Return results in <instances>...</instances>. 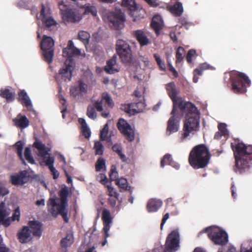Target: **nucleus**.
Returning a JSON list of instances; mask_svg holds the SVG:
<instances>
[{
  "label": "nucleus",
  "instance_id": "obj_1",
  "mask_svg": "<svg viewBox=\"0 0 252 252\" xmlns=\"http://www.w3.org/2000/svg\"><path fill=\"white\" fill-rule=\"evenodd\" d=\"M179 110L182 115L186 116L183 127L184 132L178 140L179 142H183L190 133L198 130L200 116L197 107L191 102L187 103L185 108Z\"/></svg>",
  "mask_w": 252,
  "mask_h": 252
},
{
  "label": "nucleus",
  "instance_id": "obj_2",
  "mask_svg": "<svg viewBox=\"0 0 252 252\" xmlns=\"http://www.w3.org/2000/svg\"><path fill=\"white\" fill-rule=\"evenodd\" d=\"M231 148L234 152L235 165L234 170L235 172L242 173L249 169V161L252 160V145L246 146L243 143H232Z\"/></svg>",
  "mask_w": 252,
  "mask_h": 252
},
{
  "label": "nucleus",
  "instance_id": "obj_3",
  "mask_svg": "<svg viewBox=\"0 0 252 252\" xmlns=\"http://www.w3.org/2000/svg\"><path fill=\"white\" fill-rule=\"evenodd\" d=\"M69 190L66 187L62 188L59 192L60 197V203H57V198H50L47 202V205L48 211L54 217L60 215L65 223L69 221L67 217L68 211L66 209L68 206L67 196Z\"/></svg>",
  "mask_w": 252,
  "mask_h": 252
},
{
  "label": "nucleus",
  "instance_id": "obj_4",
  "mask_svg": "<svg viewBox=\"0 0 252 252\" xmlns=\"http://www.w3.org/2000/svg\"><path fill=\"white\" fill-rule=\"evenodd\" d=\"M210 157L209 149L206 145L199 144L194 146L190 151L189 156V162L194 169L203 168L208 164Z\"/></svg>",
  "mask_w": 252,
  "mask_h": 252
},
{
  "label": "nucleus",
  "instance_id": "obj_5",
  "mask_svg": "<svg viewBox=\"0 0 252 252\" xmlns=\"http://www.w3.org/2000/svg\"><path fill=\"white\" fill-rule=\"evenodd\" d=\"M230 80L232 90L235 93L243 94L247 91V86L251 85V80L245 73L237 71L230 73Z\"/></svg>",
  "mask_w": 252,
  "mask_h": 252
},
{
  "label": "nucleus",
  "instance_id": "obj_6",
  "mask_svg": "<svg viewBox=\"0 0 252 252\" xmlns=\"http://www.w3.org/2000/svg\"><path fill=\"white\" fill-rule=\"evenodd\" d=\"M59 7L63 20L64 22L75 23L80 22L83 18L82 14L79 9L71 8L63 1L59 3Z\"/></svg>",
  "mask_w": 252,
  "mask_h": 252
},
{
  "label": "nucleus",
  "instance_id": "obj_7",
  "mask_svg": "<svg viewBox=\"0 0 252 252\" xmlns=\"http://www.w3.org/2000/svg\"><path fill=\"white\" fill-rule=\"evenodd\" d=\"M166 89L168 95L171 99L173 102V109L172 113L176 112L177 109L185 108V106L187 103L190 102L185 101L184 99L180 96H177L178 91H177L176 86L173 82H171L166 85Z\"/></svg>",
  "mask_w": 252,
  "mask_h": 252
},
{
  "label": "nucleus",
  "instance_id": "obj_8",
  "mask_svg": "<svg viewBox=\"0 0 252 252\" xmlns=\"http://www.w3.org/2000/svg\"><path fill=\"white\" fill-rule=\"evenodd\" d=\"M207 233L208 237L215 244L223 246L228 242L227 234L223 230L214 226L207 227L205 229Z\"/></svg>",
  "mask_w": 252,
  "mask_h": 252
},
{
  "label": "nucleus",
  "instance_id": "obj_9",
  "mask_svg": "<svg viewBox=\"0 0 252 252\" xmlns=\"http://www.w3.org/2000/svg\"><path fill=\"white\" fill-rule=\"evenodd\" d=\"M40 46L42 51L44 60L50 63L53 61L54 55V41L50 36L44 35Z\"/></svg>",
  "mask_w": 252,
  "mask_h": 252
},
{
  "label": "nucleus",
  "instance_id": "obj_10",
  "mask_svg": "<svg viewBox=\"0 0 252 252\" xmlns=\"http://www.w3.org/2000/svg\"><path fill=\"white\" fill-rule=\"evenodd\" d=\"M75 62L73 59H66L64 66L60 68L59 73L55 75V78L58 82L62 79L64 81L71 80L72 72L74 69Z\"/></svg>",
  "mask_w": 252,
  "mask_h": 252
},
{
  "label": "nucleus",
  "instance_id": "obj_11",
  "mask_svg": "<svg viewBox=\"0 0 252 252\" xmlns=\"http://www.w3.org/2000/svg\"><path fill=\"white\" fill-rule=\"evenodd\" d=\"M180 236L178 230H174L166 238L164 252H175L179 247Z\"/></svg>",
  "mask_w": 252,
  "mask_h": 252
},
{
  "label": "nucleus",
  "instance_id": "obj_12",
  "mask_svg": "<svg viewBox=\"0 0 252 252\" xmlns=\"http://www.w3.org/2000/svg\"><path fill=\"white\" fill-rule=\"evenodd\" d=\"M107 19L111 27L116 30L122 29L124 27L125 14L121 10L109 12Z\"/></svg>",
  "mask_w": 252,
  "mask_h": 252
},
{
  "label": "nucleus",
  "instance_id": "obj_13",
  "mask_svg": "<svg viewBox=\"0 0 252 252\" xmlns=\"http://www.w3.org/2000/svg\"><path fill=\"white\" fill-rule=\"evenodd\" d=\"M95 109L98 112H101V115L103 118L108 117L109 111L108 110H103L102 100H97L94 103L93 105H90L87 108V115L90 119L93 120L96 119L97 114Z\"/></svg>",
  "mask_w": 252,
  "mask_h": 252
},
{
  "label": "nucleus",
  "instance_id": "obj_14",
  "mask_svg": "<svg viewBox=\"0 0 252 252\" xmlns=\"http://www.w3.org/2000/svg\"><path fill=\"white\" fill-rule=\"evenodd\" d=\"M117 127L128 141L131 142L134 140V131L127 121L120 119L117 123Z\"/></svg>",
  "mask_w": 252,
  "mask_h": 252
},
{
  "label": "nucleus",
  "instance_id": "obj_15",
  "mask_svg": "<svg viewBox=\"0 0 252 252\" xmlns=\"http://www.w3.org/2000/svg\"><path fill=\"white\" fill-rule=\"evenodd\" d=\"M29 180V176L26 170L19 172L10 177V182L12 185L22 186L27 183Z\"/></svg>",
  "mask_w": 252,
  "mask_h": 252
},
{
  "label": "nucleus",
  "instance_id": "obj_16",
  "mask_svg": "<svg viewBox=\"0 0 252 252\" xmlns=\"http://www.w3.org/2000/svg\"><path fill=\"white\" fill-rule=\"evenodd\" d=\"M171 115L172 116L167 122L166 128V134L168 135L178 131L179 127L180 118L176 116V112L172 114L171 112Z\"/></svg>",
  "mask_w": 252,
  "mask_h": 252
},
{
  "label": "nucleus",
  "instance_id": "obj_17",
  "mask_svg": "<svg viewBox=\"0 0 252 252\" xmlns=\"http://www.w3.org/2000/svg\"><path fill=\"white\" fill-rule=\"evenodd\" d=\"M40 17L44 25L48 28L52 26L56 25L57 24L56 22L50 16L49 10L46 9L43 4L42 5Z\"/></svg>",
  "mask_w": 252,
  "mask_h": 252
},
{
  "label": "nucleus",
  "instance_id": "obj_18",
  "mask_svg": "<svg viewBox=\"0 0 252 252\" xmlns=\"http://www.w3.org/2000/svg\"><path fill=\"white\" fill-rule=\"evenodd\" d=\"M102 220H103V228L105 238L109 237L108 231L110 230L111 224L112 222V218L110 212L106 209H104L102 213Z\"/></svg>",
  "mask_w": 252,
  "mask_h": 252
},
{
  "label": "nucleus",
  "instance_id": "obj_19",
  "mask_svg": "<svg viewBox=\"0 0 252 252\" xmlns=\"http://www.w3.org/2000/svg\"><path fill=\"white\" fill-rule=\"evenodd\" d=\"M121 62L126 66H131L134 63V59L133 57L131 49L128 51L121 52L117 53Z\"/></svg>",
  "mask_w": 252,
  "mask_h": 252
},
{
  "label": "nucleus",
  "instance_id": "obj_20",
  "mask_svg": "<svg viewBox=\"0 0 252 252\" xmlns=\"http://www.w3.org/2000/svg\"><path fill=\"white\" fill-rule=\"evenodd\" d=\"M139 42L141 46H147L150 43L146 32L141 30H138L133 32L132 33Z\"/></svg>",
  "mask_w": 252,
  "mask_h": 252
},
{
  "label": "nucleus",
  "instance_id": "obj_21",
  "mask_svg": "<svg viewBox=\"0 0 252 252\" xmlns=\"http://www.w3.org/2000/svg\"><path fill=\"white\" fill-rule=\"evenodd\" d=\"M29 226L31 228V233L35 237H40L42 233V226L41 222L37 220H31L28 223Z\"/></svg>",
  "mask_w": 252,
  "mask_h": 252
},
{
  "label": "nucleus",
  "instance_id": "obj_22",
  "mask_svg": "<svg viewBox=\"0 0 252 252\" xmlns=\"http://www.w3.org/2000/svg\"><path fill=\"white\" fill-rule=\"evenodd\" d=\"M17 237L22 243H26L31 241L32 236L29 227H23L22 229L17 233Z\"/></svg>",
  "mask_w": 252,
  "mask_h": 252
},
{
  "label": "nucleus",
  "instance_id": "obj_23",
  "mask_svg": "<svg viewBox=\"0 0 252 252\" xmlns=\"http://www.w3.org/2000/svg\"><path fill=\"white\" fill-rule=\"evenodd\" d=\"M162 202L159 199L152 198L147 204V209L148 212H157L162 206Z\"/></svg>",
  "mask_w": 252,
  "mask_h": 252
},
{
  "label": "nucleus",
  "instance_id": "obj_24",
  "mask_svg": "<svg viewBox=\"0 0 252 252\" xmlns=\"http://www.w3.org/2000/svg\"><path fill=\"white\" fill-rule=\"evenodd\" d=\"M116 57L114 56L107 61L106 65L104 67V70L107 73L114 74L119 71L118 69L114 67V65L116 63Z\"/></svg>",
  "mask_w": 252,
  "mask_h": 252
},
{
  "label": "nucleus",
  "instance_id": "obj_25",
  "mask_svg": "<svg viewBox=\"0 0 252 252\" xmlns=\"http://www.w3.org/2000/svg\"><path fill=\"white\" fill-rule=\"evenodd\" d=\"M131 48L128 43L123 39H118L116 44V50L117 54L121 52H124L130 50Z\"/></svg>",
  "mask_w": 252,
  "mask_h": 252
},
{
  "label": "nucleus",
  "instance_id": "obj_26",
  "mask_svg": "<svg viewBox=\"0 0 252 252\" xmlns=\"http://www.w3.org/2000/svg\"><path fill=\"white\" fill-rule=\"evenodd\" d=\"M16 126L21 128H25L29 125L30 122L26 116H21L13 120Z\"/></svg>",
  "mask_w": 252,
  "mask_h": 252
},
{
  "label": "nucleus",
  "instance_id": "obj_27",
  "mask_svg": "<svg viewBox=\"0 0 252 252\" xmlns=\"http://www.w3.org/2000/svg\"><path fill=\"white\" fill-rule=\"evenodd\" d=\"M33 147L38 150L39 155L42 158H45L49 154L46 150L45 145L41 141L37 140L35 141L33 144Z\"/></svg>",
  "mask_w": 252,
  "mask_h": 252
},
{
  "label": "nucleus",
  "instance_id": "obj_28",
  "mask_svg": "<svg viewBox=\"0 0 252 252\" xmlns=\"http://www.w3.org/2000/svg\"><path fill=\"white\" fill-rule=\"evenodd\" d=\"M170 12L176 17L180 16L183 12L182 4L180 2L177 1L170 7Z\"/></svg>",
  "mask_w": 252,
  "mask_h": 252
},
{
  "label": "nucleus",
  "instance_id": "obj_29",
  "mask_svg": "<svg viewBox=\"0 0 252 252\" xmlns=\"http://www.w3.org/2000/svg\"><path fill=\"white\" fill-rule=\"evenodd\" d=\"M74 242L73 235L72 233H67L66 236L61 240V246L62 248L66 249L70 247Z\"/></svg>",
  "mask_w": 252,
  "mask_h": 252
},
{
  "label": "nucleus",
  "instance_id": "obj_30",
  "mask_svg": "<svg viewBox=\"0 0 252 252\" xmlns=\"http://www.w3.org/2000/svg\"><path fill=\"white\" fill-rule=\"evenodd\" d=\"M19 99L22 105L28 107L32 105V102L27 93L24 91H21L19 94Z\"/></svg>",
  "mask_w": 252,
  "mask_h": 252
},
{
  "label": "nucleus",
  "instance_id": "obj_31",
  "mask_svg": "<svg viewBox=\"0 0 252 252\" xmlns=\"http://www.w3.org/2000/svg\"><path fill=\"white\" fill-rule=\"evenodd\" d=\"M158 19H160L159 16H155L153 17L151 24L152 28L155 30L158 35L159 34V32L162 29V21L160 19L158 21Z\"/></svg>",
  "mask_w": 252,
  "mask_h": 252
},
{
  "label": "nucleus",
  "instance_id": "obj_32",
  "mask_svg": "<svg viewBox=\"0 0 252 252\" xmlns=\"http://www.w3.org/2000/svg\"><path fill=\"white\" fill-rule=\"evenodd\" d=\"M109 131L108 125L106 124L103 128L100 130V140L101 141H107V142L111 141V136H108Z\"/></svg>",
  "mask_w": 252,
  "mask_h": 252
},
{
  "label": "nucleus",
  "instance_id": "obj_33",
  "mask_svg": "<svg viewBox=\"0 0 252 252\" xmlns=\"http://www.w3.org/2000/svg\"><path fill=\"white\" fill-rule=\"evenodd\" d=\"M15 92L11 91L8 89H5L0 91V96L6 98L7 101H11L15 95Z\"/></svg>",
  "mask_w": 252,
  "mask_h": 252
},
{
  "label": "nucleus",
  "instance_id": "obj_34",
  "mask_svg": "<svg viewBox=\"0 0 252 252\" xmlns=\"http://www.w3.org/2000/svg\"><path fill=\"white\" fill-rule=\"evenodd\" d=\"M78 39L81 41L85 45L89 44V40L90 38V33L86 31H81L78 33Z\"/></svg>",
  "mask_w": 252,
  "mask_h": 252
},
{
  "label": "nucleus",
  "instance_id": "obj_35",
  "mask_svg": "<svg viewBox=\"0 0 252 252\" xmlns=\"http://www.w3.org/2000/svg\"><path fill=\"white\" fill-rule=\"evenodd\" d=\"M116 184L121 190H127L130 188V187L128 186L127 180L124 178H121L116 180Z\"/></svg>",
  "mask_w": 252,
  "mask_h": 252
},
{
  "label": "nucleus",
  "instance_id": "obj_36",
  "mask_svg": "<svg viewBox=\"0 0 252 252\" xmlns=\"http://www.w3.org/2000/svg\"><path fill=\"white\" fill-rule=\"evenodd\" d=\"M165 164H169L172 166H174V163L172 160L171 155L167 154L165 155L163 158L161 159L160 161V166L162 168H163L165 166Z\"/></svg>",
  "mask_w": 252,
  "mask_h": 252
},
{
  "label": "nucleus",
  "instance_id": "obj_37",
  "mask_svg": "<svg viewBox=\"0 0 252 252\" xmlns=\"http://www.w3.org/2000/svg\"><path fill=\"white\" fill-rule=\"evenodd\" d=\"M16 148V153L20 158L23 161V163H25L24 159L23 158V150L24 148V144L22 141H19L15 144L14 145Z\"/></svg>",
  "mask_w": 252,
  "mask_h": 252
},
{
  "label": "nucleus",
  "instance_id": "obj_38",
  "mask_svg": "<svg viewBox=\"0 0 252 252\" xmlns=\"http://www.w3.org/2000/svg\"><path fill=\"white\" fill-rule=\"evenodd\" d=\"M9 215V213L5 208V203L1 202L0 204V225L2 223V221L5 218Z\"/></svg>",
  "mask_w": 252,
  "mask_h": 252
},
{
  "label": "nucleus",
  "instance_id": "obj_39",
  "mask_svg": "<svg viewBox=\"0 0 252 252\" xmlns=\"http://www.w3.org/2000/svg\"><path fill=\"white\" fill-rule=\"evenodd\" d=\"M141 11H143L142 9H138L137 5L135 6V9H131L129 11V14L132 17L134 21L138 20L140 18H143V16H141L140 12Z\"/></svg>",
  "mask_w": 252,
  "mask_h": 252
},
{
  "label": "nucleus",
  "instance_id": "obj_40",
  "mask_svg": "<svg viewBox=\"0 0 252 252\" xmlns=\"http://www.w3.org/2000/svg\"><path fill=\"white\" fill-rule=\"evenodd\" d=\"M105 160L102 158H99L95 162V167L96 171H100L104 169H106Z\"/></svg>",
  "mask_w": 252,
  "mask_h": 252
},
{
  "label": "nucleus",
  "instance_id": "obj_41",
  "mask_svg": "<svg viewBox=\"0 0 252 252\" xmlns=\"http://www.w3.org/2000/svg\"><path fill=\"white\" fill-rule=\"evenodd\" d=\"M100 100H102V104L103 101H105V105H107L108 107L112 108L114 106V103L112 99L109 94L107 93H103L102 94V98Z\"/></svg>",
  "mask_w": 252,
  "mask_h": 252
},
{
  "label": "nucleus",
  "instance_id": "obj_42",
  "mask_svg": "<svg viewBox=\"0 0 252 252\" xmlns=\"http://www.w3.org/2000/svg\"><path fill=\"white\" fill-rule=\"evenodd\" d=\"M122 5L127 8L130 11L131 9H135L137 5L135 0H123Z\"/></svg>",
  "mask_w": 252,
  "mask_h": 252
},
{
  "label": "nucleus",
  "instance_id": "obj_43",
  "mask_svg": "<svg viewBox=\"0 0 252 252\" xmlns=\"http://www.w3.org/2000/svg\"><path fill=\"white\" fill-rule=\"evenodd\" d=\"M185 53V49L183 47L180 46L178 48L176 53V63L181 62L183 60V54Z\"/></svg>",
  "mask_w": 252,
  "mask_h": 252
},
{
  "label": "nucleus",
  "instance_id": "obj_44",
  "mask_svg": "<svg viewBox=\"0 0 252 252\" xmlns=\"http://www.w3.org/2000/svg\"><path fill=\"white\" fill-rule=\"evenodd\" d=\"M94 149L95 155H102L104 152V146L100 141H96L94 143Z\"/></svg>",
  "mask_w": 252,
  "mask_h": 252
},
{
  "label": "nucleus",
  "instance_id": "obj_45",
  "mask_svg": "<svg viewBox=\"0 0 252 252\" xmlns=\"http://www.w3.org/2000/svg\"><path fill=\"white\" fill-rule=\"evenodd\" d=\"M97 10L95 6L92 5H87L85 7V11L83 14H91L93 16L95 17L97 15Z\"/></svg>",
  "mask_w": 252,
  "mask_h": 252
},
{
  "label": "nucleus",
  "instance_id": "obj_46",
  "mask_svg": "<svg viewBox=\"0 0 252 252\" xmlns=\"http://www.w3.org/2000/svg\"><path fill=\"white\" fill-rule=\"evenodd\" d=\"M154 57L159 67V69L162 71H165L166 69L165 65L164 63L162 62L160 56L158 54L155 53L154 54Z\"/></svg>",
  "mask_w": 252,
  "mask_h": 252
},
{
  "label": "nucleus",
  "instance_id": "obj_47",
  "mask_svg": "<svg viewBox=\"0 0 252 252\" xmlns=\"http://www.w3.org/2000/svg\"><path fill=\"white\" fill-rule=\"evenodd\" d=\"M118 176V173L117 171V167L116 165H112L111 167L110 171L109 173V177L111 180L116 181L117 180Z\"/></svg>",
  "mask_w": 252,
  "mask_h": 252
},
{
  "label": "nucleus",
  "instance_id": "obj_48",
  "mask_svg": "<svg viewBox=\"0 0 252 252\" xmlns=\"http://www.w3.org/2000/svg\"><path fill=\"white\" fill-rule=\"evenodd\" d=\"M32 2V0H19L16 5L19 8L29 9V4L31 3Z\"/></svg>",
  "mask_w": 252,
  "mask_h": 252
},
{
  "label": "nucleus",
  "instance_id": "obj_49",
  "mask_svg": "<svg viewBox=\"0 0 252 252\" xmlns=\"http://www.w3.org/2000/svg\"><path fill=\"white\" fill-rule=\"evenodd\" d=\"M25 158L30 163L33 164L34 163V160L33 157L31 155V151L30 148L26 147L24 153Z\"/></svg>",
  "mask_w": 252,
  "mask_h": 252
},
{
  "label": "nucleus",
  "instance_id": "obj_50",
  "mask_svg": "<svg viewBox=\"0 0 252 252\" xmlns=\"http://www.w3.org/2000/svg\"><path fill=\"white\" fill-rule=\"evenodd\" d=\"M96 179L102 184L106 186L109 184V180L106 175L104 173H100L96 177Z\"/></svg>",
  "mask_w": 252,
  "mask_h": 252
},
{
  "label": "nucleus",
  "instance_id": "obj_51",
  "mask_svg": "<svg viewBox=\"0 0 252 252\" xmlns=\"http://www.w3.org/2000/svg\"><path fill=\"white\" fill-rule=\"evenodd\" d=\"M68 52V54H67L66 56L67 57V59H72V57L80 55L81 54L80 50L76 47L70 49V50H69Z\"/></svg>",
  "mask_w": 252,
  "mask_h": 252
},
{
  "label": "nucleus",
  "instance_id": "obj_52",
  "mask_svg": "<svg viewBox=\"0 0 252 252\" xmlns=\"http://www.w3.org/2000/svg\"><path fill=\"white\" fill-rule=\"evenodd\" d=\"M197 54L196 52L194 49H190L189 50L186 56V60L187 62L189 63H192V58L194 56H196Z\"/></svg>",
  "mask_w": 252,
  "mask_h": 252
},
{
  "label": "nucleus",
  "instance_id": "obj_53",
  "mask_svg": "<svg viewBox=\"0 0 252 252\" xmlns=\"http://www.w3.org/2000/svg\"><path fill=\"white\" fill-rule=\"evenodd\" d=\"M74 48H75V47H74L73 42L71 40H69L68 42L67 47L63 50V56H66V55L68 54V52H68L69 50Z\"/></svg>",
  "mask_w": 252,
  "mask_h": 252
},
{
  "label": "nucleus",
  "instance_id": "obj_54",
  "mask_svg": "<svg viewBox=\"0 0 252 252\" xmlns=\"http://www.w3.org/2000/svg\"><path fill=\"white\" fill-rule=\"evenodd\" d=\"M219 131L222 133L223 136H226L228 135V130L226 127V125L225 124H220L218 126Z\"/></svg>",
  "mask_w": 252,
  "mask_h": 252
},
{
  "label": "nucleus",
  "instance_id": "obj_55",
  "mask_svg": "<svg viewBox=\"0 0 252 252\" xmlns=\"http://www.w3.org/2000/svg\"><path fill=\"white\" fill-rule=\"evenodd\" d=\"M77 88L80 93H86L87 92V85L81 80L79 81V86Z\"/></svg>",
  "mask_w": 252,
  "mask_h": 252
},
{
  "label": "nucleus",
  "instance_id": "obj_56",
  "mask_svg": "<svg viewBox=\"0 0 252 252\" xmlns=\"http://www.w3.org/2000/svg\"><path fill=\"white\" fill-rule=\"evenodd\" d=\"M106 187L108 189V191L109 192L108 194L109 196L113 197H118L119 193L115 190L113 188L110 187L109 184L106 185Z\"/></svg>",
  "mask_w": 252,
  "mask_h": 252
},
{
  "label": "nucleus",
  "instance_id": "obj_57",
  "mask_svg": "<svg viewBox=\"0 0 252 252\" xmlns=\"http://www.w3.org/2000/svg\"><path fill=\"white\" fill-rule=\"evenodd\" d=\"M167 65L169 70L172 72L173 75L175 78H177L179 76L178 73L169 61H167Z\"/></svg>",
  "mask_w": 252,
  "mask_h": 252
},
{
  "label": "nucleus",
  "instance_id": "obj_58",
  "mask_svg": "<svg viewBox=\"0 0 252 252\" xmlns=\"http://www.w3.org/2000/svg\"><path fill=\"white\" fill-rule=\"evenodd\" d=\"M112 150H113V152L118 154L122 151L123 148L121 144H115L112 146Z\"/></svg>",
  "mask_w": 252,
  "mask_h": 252
},
{
  "label": "nucleus",
  "instance_id": "obj_59",
  "mask_svg": "<svg viewBox=\"0 0 252 252\" xmlns=\"http://www.w3.org/2000/svg\"><path fill=\"white\" fill-rule=\"evenodd\" d=\"M49 169L53 176V179L55 180L58 179L60 175V173L59 171L56 170L54 167H51V168H50Z\"/></svg>",
  "mask_w": 252,
  "mask_h": 252
},
{
  "label": "nucleus",
  "instance_id": "obj_60",
  "mask_svg": "<svg viewBox=\"0 0 252 252\" xmlns=\"http://www.w3.org/2000/svg\"><path fill=\"white\" fill-rule=\"evenodd\" d=\"M54 162V158L49 157L45 161L46 165L48 168H51V167H54L53 163Z\"/></svg>",
  "mask_w": 252,
  "mask_h": 252
},
{
  "label": "nucleus",
  "instance_id": "obj_61",
  "mask_svg": "<svg viewBox=\"0 0 252 252\" xmlns=\"http://www.w3.org/2000/svg\"><path fill=\"white\" fill-rule=\"evenodd\" d=\"M82 129L83 134L86 138H89L91 136V132L89 128L87 126H86L83 127Z\"/></svg>",
  "mask_w": 252,
  "mask_h": 252
},
{
  "label": "nucleus",
  "instance_id": "obj_62",
  "mask_svg": "<svg viewBox=\"0 0 252 252\" xmlns=\"http://www.w3.org/2000/svg\"><path fill=\"white\" fill-rule=\"evenodd\" d=\"M117 199L118 197L109 198L108 199V204L113 208L116 206Z\"/></svg>",
  "mask_w": 252,
  "mask_h": 252
},
{
  "label": "nucleus",
  "instance_id": "obj_63",
  "mask_svg": "<svg viewBox=\"0 0 252 252\" xmlns=\"http://www.w3.org/2000/svg\"><path fill=\"white\" fill-rule=\"evenodd\" d=\"M12 218V220H19V218H20V211H19L18 209H17V210H16L15 211V212L13 214Z\"/></svg>",
  "mask_w": 252,
  "mask_h": 252
},
{
  "label": "nucleus",
  "instance_id": "obj_64",
  "mask_svg": "<svg viewBox=\"0 0 252 252\" xmlns=\"http://www.w3.org/2000/svg\"><path fill=\"white\" fill-rule=\"evenodd\" d=\"M9 193L8 190L4 187L0 186V194L3 196Z\"/></svg>",
  "mask_w": 252,
  "mask_h": 252
}]
</instances>
